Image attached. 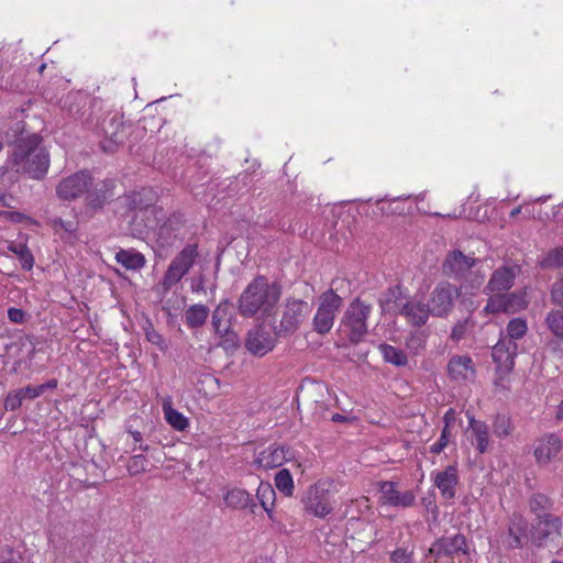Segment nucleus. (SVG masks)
<instances>
[{
    "instance_id": "1",
    "label": "nucleus",
    "mask_w": 563,
    "mask_h": 563,
    "mask_svg": "<svg viewBox=\"0 0 563 563\" xmlns=\"http://www.w3.org/2000/svg\"><path fill=\"white\" fill-rule=\"evenodd\" d=\"M8 144L13 146L8 165L16 173L32 179H42L49 167V156L40 146L42 139L35 133H26L21 122L7 132Z\"/></svg>"
},
{
    "instance_id": "2",
    "label": "nucleus",
    "mask_w": 563,
    "mask_h": 563,
    "mask_svg": "<svg viewBox=\"0 0 563 563\" xmlns=\"http://www.w3.org/2000/svg\"><path fill=\"white\" fill-rule=\"evenodd\" d=\"M90 113L85 118V111L79 108L75 111L73 108L69 112L75 119L81 120L89 128L96 130L98 133L103 135V140L100 145L107 153H113L119 145L123 144L126 132L123 123L122 114L112 109H106L103 102L99 99L90 100Z\"/></svg>"
},
{
    "instance_id": "3",
    "label": "nucleus",
    "mask_w": 563,
    "mask_h": 563,
    "mask_svg": "<svg viewBox=\"0 0 563 563\" xmlns=\"http://www.w3.org/2000/svg\"><path fill=\"white\" fill-rule=\"evenodd\" d=\"M282 296V287L267 277L257 275L243 289L236 301L242 318L265 319L275 309Z\"/></svg>"
},
{
    "instance_id": "4",
    "label": "nucleus",
    "mask_w": 563,
    "mask_h": 563,
    "mask_svg": "<svg viewBox=\"0 0 563 563\" xmlns=\"http://www.w3.org/2000/svg\"><path fill=\"white\" fill-rule=\"evenodd\" d=\"M372 310V305L361 300L360 298L353 299L346 307L341 319V328L352 344L360 343L367 334V320Z\"/></svg>"
},
{
    "instance_id": "5",
    "label": "nucleus",
    "mask_w": 563,
    "mask_h": 563,
    "mask_svg": "<svg viewBox=\"0 0 563 563\" xmlns=\"http://www.w3.org/2000/svg\"><path fill=\"white\" fill-rule=\"evenodd\" d=\"M312 306L302 299L287 298L283 306L282 319L275 334L288 336L294 334L309 318Z\"/></svg>"
},
{
    "instance_id": "6",
    "label": "nucleus",
    "mask_w": 563,
    "mask_h": 563,
    "mask_svg": "<svg viewBox=\"0 0 563 563\" xmlns=\"http://www.w3.org/2000/svg\"><path fill=\"white\" fill-rule=\"evenodd\" d=\"M330 483L319 481L309 486L301 497L303 510L317 518H325L333 511Z\"/></svg>"
},
{
    "instance_id": "7",
    "label": "nucleus",
    "mask_w": 563,
    "mask_h": 563,
    "mask_svg": "<svg viewBox=\"0 0 563 563\" xmlns=\"http://www.w3.org/2000/svg\"><path fill=\"white\" fill-rule=\"evenodd\" d=\"M460 296V289L443 280L435 285L430 292L428 306L433 317L445 318L453 310L454 302Z\"/></svg>"
},
{
    "instance_id": "8",
    "label": "nucleus",
    "mask_w": 563,
    "mask_h": 563,
    "mask_svg": "<svg viewBox=\"0 0 563 563\" xmlns=\"http://www.w3.org/2000/svg\"><path fill=\"white\" fill-rule=\"evenodd\" d=\"M342 298L332 289L320 296V303L313 317V329L319 334L328 333L334 323L335 314L342 306Z\"/></svg>"
},
{
    "instance_id": "9",
    "label": "nucleus",
    "mask_w": 563,
    "mask_h": 563,
    "mask_svg": "<svg viewBox=\"0 0 563 563\" xmlns=\"http://www.w3.org/2000/svg\"><path fill=\"white\" fill-rule=\"evenodd\" d=\"M429 553L435 561L442 559L453 560L461 554H468V543L463 533H454L453 536H443L433 541L429 549Z\"/></svg>"
},
{
    "instance_id": "10",
    "label": "nucleus",
    "mask_w": 563,
    "mask_h": 563,
    "mask_svg": "<svg viewBox=\"0 0 563 563\" xmlns=\"http://www.w3.org/2000/svg\"><path fill=\"white\" fill-rule=\"evenodd\" d=\"M91 186V175L81 170L63 178L56 186V195L60 200L71 201L86 194Z\"/></svg>"
},
{
    "instance_id": "11",
    "label": "nucleus",
    "mask_w": 563,
    "mask_h": 563,
    "mask_svg": "<svg viewBox=\"0 0 563 563\" xmlns=\"http://www.w3.org/2000/svg\"><path fill=\"white\" fill-rule=\"evenodd\" d=\"M528 306L527 292H503L488 298L484 311L487 313H516Z\"/></svg>"
},
{
    "instance_id": "12",
    "label": "nucleus",
    "mask_w": 563,
    "mask_h": 563,
    "mask_svg": "<svg viewBox=\"0 0 563 563\" xmlns=\"http://www.w3.org/2000/svg\"><path fill=\"white\" fill-rule=\"evenodd\" d=\"M477 262V258L465 255L460 250H453L446 254L441 268L444 276L455 280H462L466 278L467 274Z\"/></svg>"
},
{
    "instance_id": "13",
    "label": "nucleus",
    "mask_w": 563,
    "mask_h": 563,
    "mask_svg": "<svg viewBox=\"0 0 563 563\" xmlns=\"http://www.w3.org/2000/svg\"><path fill=\"white\" fill-rule=\"evenodd\" d=\"M292 456L294 454L289 446L274 443L256 455L254 464L258 468L271 470L282 466L284 463L290 461Z\"/></svg>"
},
{
    "instance_id": "14",
    "label": "nucleus",
    "mask_w": 563,
    "mask_h": 563,
    "mask_svg": "<svg viewBox=\"0 0 563 563\" xmlns=\"http://www.w3.org/2000/svg\"><path fill=\"white\" fill-rule=\"evenodd\" d=\"M275 344V336L262 325L255 327L247 332L245 347L253 355L264 356L274 349Z\"/></svg>"
},
{
    "instance_id": "15",
    "label": "nucleus",
    "mask_w": 563,
    "mask_h": 563,
    "mask_svg": "<svg viewBox=\"0 0 563 563\" xmlns=\"http://www.w3.org/2000/svg\"><path fill=\"white\" fill-rule=\"evenodd\" d=\"M380 498L383 505L393 507H411L416 501V496L412 490L400 492L397 489V484L391 481H384L379 483Z\"/></svg>"
},
{
    "instance_id": "16",
    "label": "nucleus",
    "mask_w": 563,
    "mask_h": 563,
    "mask_svg": "<svg viewBox=\"0 0 563 563\" xmlns=\"http://www.w3.org/2000/svg\"><path fill=\"white\" fill-rule=\"evenodd\" d=\"M562 440L556 433H547L536 441L533 455L539 465H548L561 452Z\"/></svg>"
},
{
    "instance_id": "17",
    "label": "nucleus",
    "mask_w": 563,
    "mask_h": 563,
    "mask_svg": "<svg viewBox=\"0 0 563 563\" xmlns=\"http://www.w3.org/2000/svg\"><path fill=\"white\" fill-rule=\"evenodd\" d=\"M518 353V344L511 343L509 338H499L493 346L492 356L501 373H509L515 366V357Z\"/></svg>"
},
{
    "instance_id": "18",
    "label": "nucleus",
    "mask_w": 563,
    "mask_h": 563,
    "mask_svg": "<svg viewBox=\"0 0 563 563\" xmlns=\"http://www.w3.org/2000/svg\"><path fill=\"white\" fill-rule=\"evenodd\" d=\"M399 314H401L409 324L418 328L424 325L429 317L432 316L428 303H426L422 298L417 297L408 298V300L401 305Z\"/></svg>"
},
{
    "instance_id": "19",
    "label": "nucleus",
    "mask_w": 563,
    "mask_h": 563,
    "mask_svg": "<svg viewBox=\"0 0 563 563\" xmlns=\"http://www.w3.org/2000/svg\"><path fill=\"white\" fill-rule=\"evenodd\" d=\"M184 224L181 214H172L156 231V243L159 249H168L180 240Z\"/></svg>"
},
{
    "instance_id": "20",
    "label": "nucleus",
    "mask_w": 563,
    "mask_h": 563,
    "mask_svg": "<svg viewBox=\"0 0 563 563\" xmlns=\"http://www.w3.org/2000/svg\"><path fill=\"white\" fill-rule=\"evenodd\" d=\"M431 479L444 499H453L455 497L459 484V472L455 465H449L440 472H432Z\"/></svg>"
},
{
    "instance_id": "21",
    "label": "nucleus",
    "mask_w": 563,
    "mask_h": 563,
    "mask_svg": "<svg viewBox=\"0 0 563 563\" xmlns=\"http://www.w3.org/2000/svg\"><path fill=\"white\" fill-rule=\"evenodd\" d=\"M468 431L471 444L481 455L485 454L492 443L488 424L472 416L468 417Z\"/></svg>"
},
{
    "instance_id": "22",
    "label": "nucleus",
    "mask_w": 563,
    "mask_h": 563,
    "mask_svg": "<svg viewBox=\"0 0 563 563\" xmlns=\"http://www.w3.org/2000/svg\"><path fill=\"white\" fill-rule=\"evenodd\" d=\"M448 373L451 379L462 383L473 379L475 368L473 360L468 355H454L448 363Z\"/></svg>"
},
{
    "instance_id": "23",
    "label": "nucleus",
    "mask_w": 563,
    "mask_h": 563,
    "mask_svg": "<svg viewBox=\"0 0 563 563\" xmlns=\"http://www.w3.org/2000/svg\"><path fill=\"white\" fill-rule=\"evenodd\" d=\"M518 271L519 268L517 266H503L497 268L486 285V290L489 292L509 290L515 284Z\"/></svg>"
},
{
    "instance_id": "24",
    "label": "nucleus",
    "mask_w": 563,
    "mask_h": 563,
    "mask_svg": "<svg viewBox=\"0 0 563 563\" xmlns=\"http://www.w3.org/2000/svg\"><path fill=\"white\" fill-rule=\"evenodd\" d=\"M528 521L519 514L510 517L507 544L511 549L522 548L528 541Z\"/></svg>"
},
{
    "instance_id": "25",
    "label": "nucleus",
    "mask_w": 563,
    "mask_h": 563,
    "mask_svg": "<svg viewBox=\"0 0 563 563\" xmlns=\"http://www.w3.org/2000/svg\"><path fill=\"white\" fill-rule=\"evenodd\" d=\"M225 505L232 509L238 510H249L252 514H255L257 508V504L255 503L252 495L242 488H232L227 492L223 497Z\"/></svg>"
},
{
    "instance_id": "26",
    "label": "nucleus",
    "mask_w": 563,
    "mask_h": 563,
    "mask_svg": "<svg viewBox=\"0 0 563 563\" xmlns=\"http://www.w3.org/2000/svg\"><path fill=\"white\" fill-rule=\"evenodd\" d=\"M231 312L228 300L221 301L212 312V327L217 334L225 336L231 328Z\"/></svg>"
},
{
    "instance_id": "27",
    "label": "nucleus",
    "mask_w": 563,
    "mask_h": 563,
    "mask_svg": "<svg viewBox=\"0 0 563 563\" xmlns=\"http://www.w3.org/2000/svg\"><path fill=\"white\" fill-rule=\"evenodd\" d=\"M115 261L128 271H141L146 265L145 256L134 249L119 250Z\"/></svg>"
},
{
    "instance_id": "28",
    "label": "nucleus",
    "mask_w": 563,
    "mask_h": 563,
    "mask_svg": "<svg viewBox=\"0 0 563 563\" xmlns=\"http://www.w3.org/2000/svg\"><path fill=\"white\" fill-rule=\"evenodd\" d=\"M561 520L559 517L549 514L537 518L534 529L541 539L560 533Z\"/></svg>"
},
{
    "instance_id": "29",
    "label": "nucleus",
    "mask_w": 563,
    "mask_h": 563,
    "mask_svg": "<svg viewBox=\"0 0 563 563\" xmlns=\"http://www.w3.org/2000/svg\"><path fill=\"white\" fill-rule=\"evenodd\" d=\"M199 256L198 245L187 244L173 260L172 263L176 264L178 268H180L186 274L195 265L196 260Z\"/></svg>"
},
{
    "instance_id": "30",
    "label": "nucleus",
    "mask_w": 563,
    "mask_h": 563,
    "mask_svg": "<svg viewBox=\"0 0 563 563\" xmlns=\"http://www.w3.org/2000/svg\"><path fill=\"white\" fill-rule=\"evenodd\" d=\"M209 308L202 303L191 305L185 311V323L191 329L202 327L208 317Z\"/></svg>"
},
{
    "instance_id": "31",
    "label": "nucleus",
    "mask_w": 563,
    "mask_h": 563,
    "mask_svg": "<svg viewBox=\"0 0 563 563\" xmlns=\"http://www.w3.org/2000/svg\"><path fill=\"white\" fill-rule=\"evenodd\" d=\"M8 251L16 255L20 261L21 267L24 271H31L34 266V256L25 243L10 242Z\"/></svg>"
},
{
    "instance_id": "32",
    "label": "nucleus",
    "mask_w": 563,
    "mask_h": 563,
    "mask_svg": "<svg viewBox=\"0 0 563 563\" xmlns=\"http://www.w3.org/2000/svg\"><path fill=\"white\" fill-rule=\"evenodd\" d=\"M47 544L56 553H63L67 545V531L62 526H54L48 530Z\"/></svg>"
},
{
    "instance_id": "33",
    "label": "nucleus",
    "mask_w": 563,
    "mask_h": 563,
    "mask_svg": "<svg viewBox=\"0 0 563 563\" xmlns=\"http://www.w3.org/2000/svg\"><path fill=\"white\" fill-rule=\"evenodd\" d=\"M378 349H379L385 362L390 363L398 367L406 366L408 364V357L402 350L395 347L387 343H382L378 346Z\"/></svg>"
},
{
    "instance_id": "34",
    "label": "nucleus",
    "mask_w": 563,
    "mask_h": 563,
    "mask_svg": "<svg viewBox=\"0 0 563 563\" xmlns=\"http://www.w3.org/2000/svg\"><path fill=\"white\" fill-rule=\"evenodd\" d=\"M87 192V203L93 208L99 209L104 206L108 199L111 197L110 194V184L102 183L100 187H96L93 190L88 189Z\"/></svg>"
},
{
    "instance_id": "35",
    "label": "nucleus",
    "mask_w": 563,
    "mask_h": 563,
    "mask_svg": "<svg viewBox=\"0 0 563 563\" xmlns=\"http://www.w3.org/2000/svg\"><path fill=\"white\" fill-rule=\"evenodd\" d=\"M528 331L527 321L522 318H512L507 327L506 331L500 332V338H509L511 343H517L516 341L523 338Z\"/></svg>"
},
{
    "instance_id": "36",
    "label": "nucleus",
    "mask_w": 563,
    "mask_h": 563,
    "mask_svg": "<svg viewBox=\"0 0 563 563\" xmlns=\"http://www.w3.org/2000/svg\"><path fill=\"white\" fill-rule=\"evenodd\" d=\"M165 419L177 431H184L188 427V419L179 411L174 409L170 401L163 402Z\"/></svg>"
},
{
    "instance_id": "37",
    "label": "nucleus",
    "mask_w": 563,
    "mask_h": 563,
    "mask_svg": "<svg viewBox=\"0 0 563 563\" xmlns=\"http://www.w3.org/2000/svg\"><path fill=\"white\" fill-rule=\"evenodd\" d=\"M493 432L498 439H505L511 435L514 424L511 418L506 413H497L493 418Z\"/></svg>"
},
{
    "instance_id": "38",
    "label": "nucleus",
    "mask_w": 563,
    "mask_h": 563,
    "mask_svg": "<svg viewBox=\"0 0 563 563\" xmlns=\"http://www.w3.org/2000/svg\"><path fill=\"white\" fill-rule=\"evenodd\" d=\"M545 324L550 332L558 339L563 340V310L552 309L545 316Z\"/></svg>"
},
{
    "instance_id": "39",
    "label": "nucleus",
    "mask_w": 563,
    "mask_h": 563,
    "mask_svg": "<svg viewBox=\"0 0 563 563\" xmlns=\"http://www.w3.org/2000/svg\"><path fill=\"white\" fill-rule=\"evenodd\" d=\"M274 483L276 488L284 494L286 497H290L294 494V479L289 470L282 468L279 470L274 477Z\"/></svg>"
},
{
    "instance_id": "40",
    "label": "nucleus",
    "mask_w": 563,
    "mask_h": 563,
    "mask_svg": "<svg viewBox=\"0 0 563 563\" xmlns=\"http://www.w3.org/2000/svg\"><path fill=\"white\" fill-rule=\"evenodd\" d=\"M408 300L406 296L404 295L402 287L399 285H396L394 287H390L385 292L384 299L380 300L382 307L393 305L395 309L400 312L401 305L405 303V301Z\"/></svg>"
},
{
    "instance_id": "41",
    "label": "nucleus",
    "mask_w": 563,
    "mask_h": 563,
    "mask_svg": "<svg viewBox=\"0 0 563 563\" xmlns=\"http://www.w3.org/2000/svg\"><path fill=\"white\" fill-rule=\"evenodd\" d=\"M551 506V500L540 493L533 494L529 500L530 510L537 516V518L549 515Z\"/></svg>"
},
{
    "instance_id": "42",
    "label": "nucleus",
    "mask_w": 563,
    "mask_h": 563,
    "mask_svg": "<svg viewBox=\"0 0 563 563\" xmlns=\"http://www.w3.org/2000/svg\"><path fill=\"white\" fill-rule=\"evenodd\" d=\"M185 275V272L178 268L176 264H173L170 262L161 283L164 292L169 291L175 285H177L183 279Z\"/></svg>"
},
{
    "instance_id": "43",
    "label": "nucleus",
    "mask_w": 563,
    "mask_h": 563,
    "mask_svg": "<svg viewBox=\"0 0 563 563\" xmlns=\"http://www.w3.org/2000/svg\"><path fill=\"white\" fill-rule=\"evenodd\" d=\"M256 499L262 507L275 506L276 493L268 482H261L256 489Z\"/></svg>"
},
{
    "instance_id": "44",
    "label": "nucleus",
    "mask_w": 563,
    "mask_h": 563,
    "mask_svg": "<svg viewBox=\"0 0 563 563\" xmlns=\"http://www.w3.org/2000/svg\"><path fill=\"white\" fill-rule=\"evenodd\" d=\"M427 334L424 331H413L406 340V347L418 355L426 349Z\"/></svg>"
},
{
    "instance_id": "45",
    "label": "nucleus",
    "mask_w": 563,
    "mask_h": 563,
    "mask_svg": "<svg viewBox=\"0 0 563 563\" xmlns=\"http://www.w3.org/2000/svg\"><path fill=\"white\" fill-rule=\"evenodd\" d=\"M144 331L146 340L150 343L156 345L159 349V351L165 352L168 349V344L164 336L154 329L153 324L150 321L146 322Z\"/></svg>"
},
{
    "instance_id": "46",
    "label": "nucleus",
    "mask_w": 563,
    "mask_h": 563,
    "mask_svg": "<svg viewBox=\"0 0 563 563\" xmlns=\"http://www.w3.org/2000/svg\"><path fill=\"white\" fill-rule=\"evenodd\" d=\"M148 461L144 454H135L130 457L126 468L130 475L135 476L144 473L147 468Z\"/></svg>"
},
{
    "instance_id": "47",
    "label": "nucleus",
    "mask_w": 563,
    "mask_h": 563,
    "mask_svg": "<svg viewBox=\"0 0 563 563\" xmlns=\"http://www.w3.org/2000/svg\"><path fill=\"white\" fill-rule=\"evenodd\" d=\"M544 268H559L563 266V247H558L548 253L541 262Z\"/></svg>"
},
{
    "instance_id": "48",
    "label": "nucleus",
    "mask_w": 563,
    "mask_h": 563,
    "mask_svg": "<svg viewBox=\"0 0 563 563\" xmlns=\"http://www.w3.org/2000/svg\"><path fill=\"white\" fill-rule=\"evenodd\" d=\"M472 327L473 323L471 322L470 318L459 321L452 329L451 339L456 342L461 341L462 339L465 338V335L472 329Z\"/></svg>"
},
{
    "instance_id": "49",
    "label": "nucleus",
    "mask_w": 563,
    "mask_h": 563,
    "mask_svg": "<svg viewBox=\"0 0 563 563\" xmlns=\"http://www.w3.org/2000/svg\"><path fill=\"white\" fill-rule=\"evenodd\" d=\"M452 438V431L448 428H442L439 440L430 446L432 454H440L450 443Z\"/></svg>"
},
{
    "instance_id": "50",
    "label": "nucleus",
    "mask_w": 563,
    "mask_h": 563,
    "mask_svg": "<svg viewBox=\"0 0 563 563\" xmlns=\"http://www.w3.org/2000/svg\"><path fill=\"white\" fill-rule=\"evenodd\" d=\"M24 396L20 389L10 391L4 399L5 410L15 411L22 406Z\"/></svg>"
},
{
    "instance_id": "51",
    "label": "nucleus",
    "mask_w": 563,
    "mask_h": 563,
    "mask_svg": "<svg viewBox=\"0 0 563 563\" xmlns=\"http://www.w3.org/2000/svg\"><path fill=\"white\" fill-rule=\"evenodd\" d=\"M0 563H23V560L21 554L12 548L2 547L0 549Z\"/></svg>"
},
{
    "instance_id": "52",
    "label": "nucleus",
    "mask_w": 563,
    "mask_h": 563,
    "mask_svg": "<svg viewBox=\"0 0 563 563\" xmlns=\"http://www.w3.org/2000/svg\"><path fill=\"white\" fill-rule=\"evenodd\" d=\"M393 563H413V552L405 548H398L390 553Z\"/></svg>"
},
{
    "instance_id": "53",
    "label": "nucleus",
    "mask_w": 563,
    "mask_h": 563,
    "mask_svg": "<svg viewBox=\"0 0 563 563\" xmlns=\"http://www.w3.org/2000/svg\"><path fill=\"white\" fill-rule=\"evenodd\" d=\"M550 296L553 305L563 307V278L552 285Z\"/></svg>"
},
{
    "instance_id": "54",
    "label": "nucleus",
    "mask_w": 563,
    "mask_h": 563,
    "mask_svg": "<svg viewBox=\"0 0 563 563\" xmlns=\"http://www.w3.org/2000/svg\"><path fill=\"white\" fill-rule=\"evenodd\" d=\"M8 318L15 324H22L26 321V312L22 309L11 307L8 309Z\"/></svg>"
},
{
    "instance_id": "55",
    "label": "nucleus",
    "mask_w": 563,
    "mask_h": 563,
    "mask_svg": "<svg viewBox=\"0 0 563 563\" xmlns=\"http://www.w3.org/2000/svg\"><path fill=\"white\" fill-rule=\"evenodd\" d=\"M53 225L55 229H60L68 233H71L76 230V223L74 221H65L60 218L54 219Z\"/></svg>"
},
{
    "instance_id": "56",
    "label": "nucleus",
    "mask_w": 563,
    "mask_h": 563,
    "mask_svg": "<svg viewBox=\"0 0 563 563\" xmlns=\"http://www.w3.org/2000/svg\"><path fill=\"white\" fill-rule=\"evenodd\" d=\"M20 390L22 391V395L24 396V398H30V399L37 398L43 394V388L40 387V385L38 386L29 385L24 388H20Z\"/></svg>"
},
{
    "instance_id": "57",
    "label": "nucleus",
    "mask_w": 563,
    "mask_h": 563,
    "mask_svg": "<svg viewBox=\"0 0 563 563\" xmlns=\"http://www.w3.org/2000/svg\"><path fill=\"white\" fill-rule=\"evenodd\" d=\"M455 421H456L455 410L453 408L448 409L443 416V422H444L443 428L451 429V427L455 423Z\"/></svg>"
},
{
    "instance_id": "58",
    "label": "nucleus",
    "mask_w": 563,
    "mask_h": 563,
    "mask_svg": "<svg viewBox=\"0 0 563 563\" xmlns=\"http://www.w3.org/2000/svg\"><path fill=\"white\" fill-rule=\"evenodd\" d=\"M13 197L9 194L0 191V205L3 207L12 208Z\"/></svg>"
},
{
    "instance_id": "59",
    "label": "nucleus",
    "mask_w": 563,
    "mask_h": 563,
    "mask_svg": "<svg viewBox=\"0 0 563 563\" xmlns=\"http://www.w3.org/2000/svg\"><path fill=\"white\" fill-rule=\"evenodd\" d=\"M191 290L192 292H201L205 291V282L203 278L200 277L197 280H194L191 283Z\"/></svg>"
},
{
    "instance_id": "60",
    "label": "nucleus",
    "mask_w": 563,
    "mask_h": 563,
    "mask_svg": "<svg viewBox=\"0 0 563 563\" xmlns=\"http://www.w3.org/2000/svg\"><path fill=\"white\" fill-rule=\"evenodd\" d=\"M126 431H128L129 434H131V437L133 438L135 443H142L143 442V437H142V433L140 431H134V430H131V429H128Z\"/></svg>"
},
{
    "instance_id": "61",
    "label": "nucleus",
    "mask_w": 563,
    "mask_h": 563,
    "mask_svg": "<svg viewBox=\"0 0 563 563\" xmlns=\"http://www.w3.org/2000/svg\"><path fill=\"white\" fill-rule=\"evenodd\" d=\"M40 387L43 388V393L47 389H55L57 387V380L56 379H49L46 383L40 385Z\"/></svg>"
},
{
    "instance_id": "62",
    "label": "nucleus",
    "mask_w": 563,
    "mask_h": 563,
    "mask_svg": "<svg viewBox=\"0 0 563 563\" xmlns=\"http://www.w3.org/2000/svg\"><path fill=\"white\" fill-rule=\"evenodd\" d=\"M262 508L265 510V512L267 514V517L271 521H273V522L277 521V518L274 512V506H264Z\"/></svg>"
},
{
    "instance_id": "63",
    "label": "nucleus",
    "mask_w": 563,
    "mask_h": 563,
    "mask_svg": "<svg viewBox=\"0 0 563 563\" xmlns=\"http://www.w3.org/2000/svg\"><path fill=\"white\" fill-rule=\"evenodd\" d=\"M78 106H86L87 104V98L81 95H75L71 97Z\"/></svg>"
},
{
    "instance_id": "64",
    "label": "nucleus",
    "mask_w": 563,
    "mask_h": 563,
    "mask_svg": "<svg viewBox=\"0 0 563 563\" xmlns=\"http://www.w3.org/2000/svg\"><path fill=\"white\" fill-rule=\"evenodd\" d=\"M555 417H556V420L563 421V400L561 401V404L558 407Z\"/></svg>"
}]
</instances>
